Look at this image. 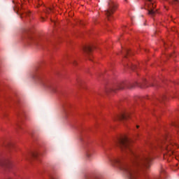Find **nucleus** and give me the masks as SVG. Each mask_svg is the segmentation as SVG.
<instances>
[{"instance_id": "obj_1", "label": "nucleus", "mask_w": 179, "mask_h": 179, "mask_svg": "<svg viewBox=\"0 0 179 179\" xmlns=\"http://www.w3.org/2000/svg\"><path fill=\"white\" fill-rule=\"evenodd\" d=\"M116 146H118L124 154L123 157H111L108 160L111 164L117 166L121 170L127 179H149L145 173H138L134 167L149 169L152 165V157L149 152L137 155L132 149L131 140L127 136L117 138Z\"/></svg>"}, {"instance_id": "obj_2", "label": "nucleus", "mask_w": 179, "mask_h": 179, "mask_svg": "<svg viewBox=\"0 0 179 179\" xmlns=\"http://www.w3.org/2000/svg\"><path fill=\"white\" fill-rule=\"evenodd\" d=\"M136 85L142 88L148 87V86L146 85V80H143V83H136V85L132 83H120L116 85L115 88H106L104 92L106 94L110 93V92H117V90H122V89H125V87H127V89H134V87H135V86Z\"/></svg>"}, {"instance_id": "obj_3", "label": "nucleus", "mask_w": 179, "mask_h": 179, "mask_svg": "<svg viewBox=\"0 0 179 179\" xmlns=\"http://www.w3.org/2000/svg\"><path fill=\"white\" fill-rule=\"evenodd\" d=\"M32 78L36 81L37 83H39V85H41L44 89H46L47 90H50V92H52V93H55L56 90L55 87L50 83V81L47 80L44 76L40 75V74H34L32 76Z\"/></svg>"}, {"instance_id": "obj_4", "label": "nucleus", "mask_w": 179, "mask_h": 179, "mask_svg": "<svg viewBox=\"0 0 179 179\" xmlns=\"http://www.w3.org/2000/svg\"><path fill=\"white\" fill-rule=\"evenodd\" d=\"M173 145L170 143V138L167 136L164 137L162 140H161L158 144L159 149H162V150H166L169 152V150H171V147Z\"/></svg>"}, {"instance_id": "obj_5", "label": "nucleus", "mask_w": 179, "mask_h": 179, "mask_svg": "<svg viewBox=\"0 0 179 179\" xmlns=\"http://www.w3.org/2000/svg\"><path fill=\"white\" fill-rule=\"evenodd\" d=\"M117 9V3H115L112 0H110L108 2V8L105 10V15L107 16L108 20H110V16L115 12V10Z\"/></svg>"}, {"instance_id": "obj_6", "label": "nucleus", "mask_w": 179, "mask_h": 179, "mask_svg": "<svg viewBox=\"0 0 179 179\" xmlns=\"http://www.w3.org/2000/svg\"><path fill=\"white\" fill-rule=\"evenodd\" d=\"M149 3H148V15L150 16H155L156 14V11H155V8H156V5H155L153 3H152V0H148Z\"/></svg>"}, {"instance_id": "obj_7", "label": "nucleus", "mask_w": 179, "mask_h": 179, "mask_svg": "<svg viewBox=\"0 0 179 179\" xmlns=\"http://www.w3.org/2000/svg\"><path fill=\"white\" fill-rule=\"evenodd\" d=\"M131 117V113L129 112H125L124 113L120 114V115H117L115 120H119L120 121H126L127 120H129V118Z\"/></svg>"}, {"instance_id": "obj_8", "label": "nucleus", "mask_w": 179, "mask_h": 179, "mask_svg": "<svg viewBox=\"0 0 179 179\" xmlns=\"http://www.w3.org/2000/svg\"><path fill=\"white\" fill-rule=\"evenodd\" d=\"M93 48L94 47L90 45L83 47V51H84L85 54L88 55V59H90V61H92V57H90V52H92V50H93Z\"/></svg>"}, {"instance_id": "obj_9", "label": "nucleus", "mask_w": 179, "mask_h": 179, "mask_svg": "<svg viewBox=\"0 0 179 179\" xmlns=\"http://www.w3.org/2000/svg\"><path fill=\"white\" fill-rule=\"evenodd\" d=\"M85 156L87 160H92V157L93 156V152L91 150H87L86 151Z\"/></svg>"}, {"instance_id": "obj_10", "label": "nucleus", "mask_w": 179, "mask_h": 179, "mask_svg": "<svg viewBox=\"0 0 179 179\" xmlns=\"http://www.w3.org/2000/svg\"><path fill=\"white\" fill-rule=\"evenodd\" d=\"M0 166L1 167H9L10 162L9 161H2L0 159Z\"/></svg>"}, {"instance_id": "obj_11", "label": "nucleus", "mask_w": 179, "mask_h": 179, "mask_svg": "<svg viewBox=\"0 0 179 179\" xmlns=\"http://www.w3.org/2000/svg\"><path fill=\"white\" fill-rule=\"evenodd\" d=\"M28 43H34V44H36L37 41L34 38L29 37L28 38Z\"/></svg>"}, {"instance_id": "obj_12", "label": "nucleus", "mask_w": 179, "mask_h": 179, "mask_svg": "<svg viewBox=\"0 0 179 179\" xmlns=\"http://www.w3.org/2000/svg\"><path fill=\"white\" fill-rule=\"evenodd\" d=\"M129 55V50H128V49L124 50V58H127V55Z\"/></svg>"}, {"instance_id": "obj_13", "label": "nucleus", "mask_w": 179, "mask_h": 179, "mask_svg": "<svg viewBox=\"0 0 179 179\" xmlns=\"http://www.w3.org/2000/svg\"><path fill=\"white\" fill-rule=\"evenodd\" d=\"M169 3L177 5L178 3V0H171L169 1Z\"/></svg>"}, {"instance_id": "obj_14", "label": "nucleus", "mask_w": 179, "mask_h": 179, "mask_svg": "<svg viewBox=\"0 0 179 179\" xmlns=\"http://www.w3.org/2000/svg\"><path fill=\"white\" fill-rule=\"evenodd\" d=\"M156 100H157V101H159V102L163 101V100H166V96H161L160 99H157Z\"/></svg>"}, {"instance_id": "obj_15", "label": "nucleus", "mask_w": 179, "mask_h": 179, "mask_svg": "<svg viewBox=\"0 0 179 179\" xmlns=\"http://www.w3.org/2000/svg\"><path fill=\"white\" fill-rule=\"evenodd\" d=\"M67 108H68V106H63V110H64L66 115L68 114V109Z\"/></svg>"}, {"instance_id": "obj_16", "label": "nucleus", "mask_w": 179, "mask_h": 179, "mask_svg": "<svg viewBox=\"0 0 179 179\" xmlns=\"http://www.w3.org/2000/svg\"><path fill=\"white\" fill-rule=\"evenodd\" d=\"M31 156L32 157L36 158V157H37V156H38V153L32 152V153L31 154Z\"/></svg>"}, {"instance_id": "obj_17", "label": "nucleus", "mask_w": 179, "mask_h": 179, "mask_svg": "<svg viewBox=\"0 0 179 179\" xmlns=\"http://www.w3.org/2000/svg\"><path fill=\"white\" fill-rule=\"evenodd\" d=\"M130 68L132 69V71H135L138 67L135 65H132V66H130Z\"/></svg>"}, {"instance_id": "obj_18", "label": "nucleus", "mask_w": 179, "mask_h": 179, "mask_svg": "<svg viewBox=\"0 0 179 179\" xmlns=\"http://www.w3.org/2000/svg\"><path fill=\"white\" fill-rule=\"evenodd\" d=\"M5 146H6L7 148H10V146H13V145L10 143H7L6 144H5Z\"/></svg>"}, {"instance_id": "obj_19", "label": "nucleus", "mask_w": 179, "mask_h": 179, "mask_svg": "<svg viewBox=\"0 0 179 179\" xmlns=\"http://www.w3.org/2000/svg\"><path fill=\"white\" fill-rule=\"evenodd\" d=\"M71 64H73V65H76V60H73Z\"/></svg>"}, {"instance_id": "obj_20", "label": "nucleus", "mask_w": 179, "mask_h": 179, "mask_svg": "<svg viewBox=\"0 0 179 179\" xmlns=\"http://www.w3.org/2000/svg\"><path fill=\"white\" fill-rule=\"evenodd\" d=\"M157 147L156 145H152V149H157Z\"/></svg>"}, {"instance_id": "obj_21", "label": "nucleus", "mask_w": 179, "mask_h": 179, "mask_svg": "<svg viewBox=\"0 0 179 179\" xmlns=\"http://www.w3.org/2000/svg\"><path fill=\"white\" fill-rule=\"evenodd\" d=\"M171 155H173V151H171V152L169 153V156H171Z\"/></svg>"}, {"instance_id": "obj_22", "label": "nucleus", "mask_w": 179, "mask_h": 179, "mask_svg": "<svg viewBox=\"0 0 179 179\" xmlns=\"http://www.w3.org/2000/svg\"><path fill=\"white\" fill-rule=\"evenodd\" d=\"M18 128H20V129H22V127H20V124L17 125Z\"/></svg>"}, {"instance_id": "obj_23", "label": "nucleus", "mask_w": 179, "mask_h": 179, "mask_svg": "<svg viewBox=\"0 0 179 179\" xmlns=\"http://www.w3.org/2000/svg\"><path fill=\"white\" fill-rule=\"evenodd\" d=\"M136 128H139V125H137V126H136Z\"/></svg>"}, {"instance_id": "obj_24", "label": "nucleus", "mask_w": 179, "mask_h": 179, "mask_svg": "<svg viewBox=\"0 0 179 179\" xmlns=\"http://www.w3.org/2000/svg\"><path fill=\"white\" fill-rule=\"evenodd\" d=\"M78 83H79V81H78Z\"/></svg>"}, {"instance_id": "obj_25", "label": "nucleus", "mask_w": 179, "mask_h": 179, "mask_svg": "<svg viewBox=\"0 0 179 179\" xmlns=\"http://www.w3.org/2000/svg\"><path fill=\"white\" fill-rule=\"evenodd\" d=\"M52 179H55V178H52Z\"/></svg>"}]
</instances>
